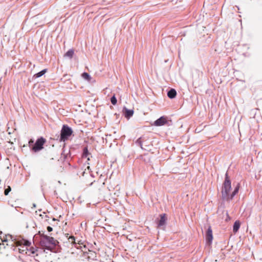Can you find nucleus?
Instances as JSON below:
<instances>
[{
	"label": "nucleus",
	"mask_w": 262,
	"mask_h": 262,
	"mask_svg": "<svg viewBox=\"0 0 262 262\" xmlns=\"http://www.w3.org/2000/svg\"><path fill=\"white\" fill-rule=\"evenodd\" d=\"M123 112L124 116L127 119H129L134 114L133 110H128L126 107H124L123 108Z\"/></svg>",
	"instance_id": "0eeeda50"
},
{
	"label": "nucleus",
	"mask_w": 262,
	"mask_h": 262,
	"mask_svg": "<svg viewBox=\"0 0 262 262\" xmlns=\"http://www.w3.org/2000/svg\"><path fill=\"white\" fill-rule=\"evenodd\" d=\"M111 102L112 103V104H113V105L116 104V103L117 102V99H116L115 95H114L111 97Z\"/></svg>",
	"instance_id": "f3484780"
},
{
	"label": "nucleus",
	"mask_w": 262,
	"mask_h": 262,
	"mask_svg": "<svg viewBox=\"0 0 262 262\" xmlns=\"http://www.w3.org/2000/svg\"><path fill=\"white\" fill-rule=\"evenodd\" d=\"M69 241L70 242L75 243V237L73 236H71L69 238Z\"/></svg>",
	"instance_id": "aec40b11"
},
{
	"label": "nucleus",
	"mask_w": 262,
	"mask_h": 262,
	"mask_svg": "<svg viewBox=\"0 0 262 262\" xmlns=\"http://www.w3.org/2000/svg\"><path fill=\"white\" fill-rule=\"evenodd\" d=\"M73 133L72 129L67 125H63L60 133V140L64 141L67 140Z\"/></svg>",
	"instance_id": "7ed1b4c3"
},
{
	"label": "nucleus",
	"mask_w": 262,
	"mask_h": 262,
	"mask_svg": "<svg viewBox=\"0 0 262 262\" xmlns=\"http://www.w3.org/2000/svg\"><path fill=\"white\" fill-rule=\"evenodd\" d=\"M29 146L34 145V141L32 139H30L28 142Z\"/></svg>",
	"instance_id": "412c9836"
},
{
	"label": "nucleus",
	"mask_w": 262,
	"mask_h": 262,
	"mask_svg": "<svg viewBox=\"0 0 262 262\" xmlns=\"http://www.w3.org/2000/svg\"><path fill=\"white\" fill-rule=\"evenodd\" d=\"M166 220L167 219L165 214L164 213L160 214V219L158 222V226L159 227L164 226L166 223Z\"/></svg>",
	"instance_id": "1a4fd4ad"
},
{
	"label": "nucleus",
	"mask_w": 262,
	"mask_h": 262,
	"mask_svg": "<svg viewBox=\"0 0 262 262\" xmlns=\"http://www.w3.org/2000/svg\"><path fill=\"white\" fill-rule=\"evenodd\" d=\"M82 77H83V79L89 81L91 79L90 75L88 73L86 72H84L82 74Z\"/></svg>",
	"instance_id": "2eb2a0df"
},
{
	"label": "nucleus",
	"mask_w": 262,
	"mask_h": 262,
	"mask_svg": "<svg viewBox=\"0 0 262 262\" xmlns=\"http://www.w3.org/2000/svg\"><path fill=\"white\" fill-rule=\"evenodd\" d=\"M89 154L88 149L87 147H84L83 151V157L86 158Z\"/></svg>",
	"instance_id": "dca6fc26"
},
{
	"label": "nucleus",
	"mask_w": 262,
	"mask_h": 262,
	"mask_svg": "<svg viewBox=\"0 0 262 262\" xmlns=\"http://www.w3.org/2000/svg\"><path fill=\"white\" fill-rule=\"evenodd\" d=\"M33 208H35L36 207V204H33Z\"/></svg>",
	"instance_id": "5701e85b"
},
{
	"label": "nucleus",
	"mask_w": 262,
	"mask_h": 262,
	"mask_svg": "<svg viewBox=\"0 0 262 262\" xmlns=\"http://www.w3.org/2000/svg\"><path fill=\"white\" fill-rule=\"evenodd\" d=\"M47 229L48 232H51L53 231V228L51 226H48Z\"/></svg>",
	"instance_id": "4be33fe9"
},
{
	"label": "nucleus",
	"mask_w": 262,
	"mask_h": 262,
	"mask_svg": "<svg viewBox=\"0 0 262 262\" xmlns=\"http://www.w3.org/2000/svg\"><path fill=\"white\" fill-rule=\"evenodd\" d=\"M240 222L238 221H236L233 225V231L234 233H236L238 230L239 227H240Z\"/></svg>",
	"instance_id": "9b49d317"
},
{
	"label": "nucleus",
	"mask_w": 262,
	"mask_h": 262,
	"mask_svg": "<svg viewBox=\"0 0 262 262\" xmlns=\"http://www.w3.org/2000/svg\"><path fill=\"white\" fill-rule=\"evenodd\" d=\"M141 137L139 138V139H137V140L136 141V143L137 144H138L139 146H140V147L143 149V147H142V141H141Z\"/></svg>",
	"instance_id": "a211bd4d"
},
{
	"label": "nucleus",
	"mask_w": 262,
	"mask_h": 262,
	"mask_svg": "<svg viewBox=\"0 0 262 262\" xmlns=\"http://www.w3.org/2000/svg\"><path fill=\"white\" fill-rule=\"evenodd\" d=\"M47 72V69H43L42 71H40L39 72L36 73L35 76L37 78L40 77L42 75H43Z\"/></svg>",
	"instance_id": "4468645a"
},
{
	"label": "nucleus",
	"mask_w": 262,
	"mask_h": 262,
	"mask_svg": "<svg viewBox=\"0 0 262 262\" xmlns=\"http://www.w3.org/2000/svg\"><path fill=\"white\" fill-rule=\"evenodd\" d=\"M46 140L43 138L40 137L36 140L32 147V150L34 152H37L41 150Z\"/></svg>",
	"instance_id": "39448f33"
},
{
	"label": "nucleus",
	"mask_w": 262,
	"mask_h": 262,
	"mask_svg": "<svg viewBox=\"0 0 262 262\" xmlns=\"http://www.w3.org/2000/svg\"><path fill=\"white\" fill-rule=\"evenodd\" d=\"M74 50L73 49H70L66 52V53L65 54V56L69 57L70 58H72L74 55Z\"/></svg>",
	"instance_id": "ddd939ff"
},
{
	"label": "nucleus",
	"mask_w": 262,
	"mask_h": 262,
	"mask_svg": "<svg viewBox=\"0 0 262 262\" xmlns=\"http://www.w3.org/2000/svg\"><path fill=\"white\" fill-rule=\"evenodd\" d=\"M18 245H15L16 246H20L21 245L23 244L25 246H29L31 245V243L27 240H24L23 241H18Z\"/></svg>",
	"instance_id": "f8f14e48"
},
{
	"label": "nucleus",
	"mask_w": 262,
	"mask_h": 262,
	"mask_svg": "<svg viewBox=\"0 0 262 262\" xmlns=\"http://www.w3.org/2000/svg\"><path fill=\"white\" fill-rule=\"evenodd\" d=\"M2 234V232L0 231V235H1Z\"/></svg>",
	"instance_id": "b1692460"
},
{
	"label": "nucleus",
	"mask_w": 262,
	"mask_h": 262,
	"mask_svg": "<svg viewBox=\"0 0 262 262\" xmlns=\"http://www.w3.org/2000/svg\"><path fill=\"white\" fill-rule=\"evenodd\" d=\"M231 181L228 177V173L226 172L225 174V181L224 182L222 190V198L224 200L230 201L232 200L234 196L238 192L239 188V184L237 185L232 193L230 195L229 194L231 188Z\"/></svg>",
	"instance_id": "f257e3e1"
},
{
	"label": "nucleus",
	"mask_w": 262,
	"mask_h": 262,
	"mask_svg": "<svg viewBox=\"0 0 262 262\" xmlns=\"http://www.w3.org/2000/svg\"><path fill=\"white\" fill-rule=\"evenodd\" d=\"M38 233L41 237L40 244L41 246L49 250L51 248V246L54 247L56 245L57 241L53 237L45 235L44 233H41L40 231Z\"/></svg>",
	"instance_id": "f03ea898"
},
{
	"label": "nucleus",
	"mask_w": 262,
	"mask_h": 262,
	"mask_svg": "<svg viewBox=\"0 0 262 262\" xmlns=\"http://www.w3.org/2000/svg\"><path fill=\"white\" fill-rule=\"evenodd\" d=\"M3 242L2 244H0V246H2L4 248H6L4 243L9 242L10 244H7V246L11 245L12 247H14L15 245H18V241H17L12 235L10 234L6 235L3 239H1Z\"/></svg>",
	"instance_id": "20e7f679"
},
{
	"label": "nucleus",
	"mask_w": 262,
	"mask_h": 262,
	"mask_svg": "<svg viewBox=\"0 0 262 262\" xmlns=\"http://www.w3.org/2000/svg\"><path fill=\"white\" fill-rule=\"evenodd\" d=\"M176 95H177V92L174 89H171L167 92V96L170 99L174 98L176 96Z\"/></svg>",
	"instance_id": "9d476101"
},
{
	"label": "nucleus",
	"mask_w": 262,
	"mask_h": 262,
	"mask_svg": "<svg viewBox=\"0 0 262 262\" xmlns=\"http://www.w3.org/2000/svg\"><path fill=\"white\" fill-rule=\"evenodd\" d=\"M167 122L165 117L162 116L154 122V125L160 126L164 125Z\"/></svg>",
	"instance_id": "423d86ee"
},
{
	"label": "nucleus",
	"mask_w": 262,
	"mask_h": 262,
	"mask_svg": "<svg viewBox=\"0 0 262 262\" xmlns=\"http://www.w3.org/2000/svg\"><path fill=\"white\" fill-rule=\"evenodd\" d=\"M213 239L212 236V231L210 227L208 228L207 229L206 235V241L209 243H211Z\"/></svg>",
	"instance_id": "6e6552de"
},
{
	"label": "nucleus",
	"mask_w": 262,
	"mask_h": 262,
	"mask_svg": "<svg viewBox=\"0 0 262 262\" xmlns=\"http://www.w3.org/2000/svg\"><path fill=\"white\" fill-rule=\"evenodd\" d=\"M11 190V187L9 186H8L7 188H6L5 189V191H4L5 195H7L9 194V193L10 192Z\"/></svg>",
	"instance_id": "6ab92c4d"
}]
</instances>
